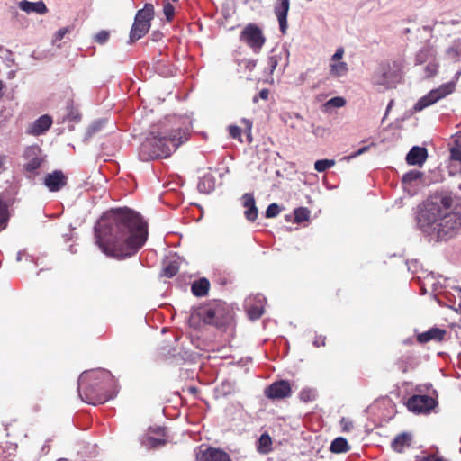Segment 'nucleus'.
<instances>
[{
  "instance_id": "14",
  "label": "nucleus",
  "mask_w": 461,
  "mask_h": 461,
  "mask_svg": "<svg viewBox=\"0 0 461 461\" xmlns=\"http://www.w3.org/2000/svg\"><path fill=\"white\" fill-rule=\"evenodd\" d=\"M290 9V0H276L274 12L279 23L280 32L285 34L287 30V15Z\"/></svg>"
},
{
  "instance_id": "10",
  "label": "nucleus",
  "mask_w": 461,
  "mask_h": 461,
  "mask_svg": "<svg viewBox=\"0 0 461 461\" xmlns=\"http://www.w3.org/2000/svg\"><path fill=\"white\" fill-rule=\"evenodd\" d=\"M26 162L23 168L27 173L34 174L44 160L42 149L38 145H32L26 148L23 154Z\"/></svg>"
},
{
  "instance_id": "64",
  "label": "nucleus",
  "mask_w": 461,
  "mask_h": 461,
  "mask_svg": "<svg viewBox=\"0 0 461 461\" xmlns=\"http://www.w3.org/2000/svg\"><path fill=\"white\" fill-rule=\"evenodd\" d=\"M69 251H70L72 254L77 253V249L74 248V246H73V245H71V246L69 247Z\"/></svg>"
},
{
  "instance_id": "25",
  "label": "nucleus",
  "mask_w": 461,
  "mask_h": 461,
  "mask_svg": "<svg viewBox=\"0 0 461 461\" xmlns=\"http://www.w3.org/2000/svg\"><path fill=\"white\" fill-rule=\"evenodd\" d=\"M236 392V382L231 380H224L215 388V393L221 397H227L234 394Z\"/></svg>"
},
{
  "instance_id": "31",
  "label": "nucleus",
  "mask_w": 461,
  "mask_h": 461,
  "mask_svg": "<svg viewBox=\"0 0 461 461\" xmlns=\"http://www.w3.org/2000/svg\"><path fill=\"white\" fill-rule=\"evenodd\" d=\"M140 443L142 446H144L146 448H158L166 444V439L164 438H156L151 436H144Z\"/></svg>"
},
{
  "instance_id": "49",
  "label": "nucleus",
  "mask_w": 461,
  "mask_h": 461,
  "mask_svg": "<svg viewBox=\"0 0 461 461\" xmlns=\"http://www.w3.org/2000/svg\"><path fill=\"white\" fill-rule=\"evenodd\" d=\"M259 443L263 447H267L271 444V438L267 434H263L259 438Z\"/></svg>"
},
{
  "instance_id": "53",
  "label": "nucleus",
  "mask_w": 461,
  "mask_h": 461,
  "mask_svg": "<svg viewBox=\"0 0 461 461\" xmlns=\"http://www.w3.org/2000/svg\"><path fill=\"white\" fill-rule=\"evenodd\" d=\"M421 461H447V460H445L443 457L430 455V456L424 457Z\"/></svg>"
},
{
  "instance_id": "54",
  "label": "nucleus",
  "mask_w": 461,
  "mask_h": 461,
  "mask_svg": "<svg viewBox=\"0 0 461 461\" xmlns=\"http://www.w3.org/2000/svg\"><path fill=\"white\" fill-rule=\"evenodd\" d=\"M6 160H7V157L6 156L0 155V173L5 169V165L6 163Z\"/></svg>"
},
{
  "instance_id": "12",
  "label": "nucleus",
  "mask_w": 461,
  "mask_h": 461,
  "mask_svg": "<svg viewBox=\"0 0 461 461\" xmlns=\"http://www.w3.org/2000/svg\"><path fill=\"white\" fill-rule=\"evenodd\" d=\"M67 184L68 176L59 169L48 173L43 179V185L52 193L59 192Z\"/></svg>"
},
{
  "instance_id": "19",
  "label": "nucleus",
  "mask_w": 461,
  "mask_h": 461,
  "mask_svg": "<svg viewBox=\"0 0 461 461\" xmlns=\"http://www.w3.org/2000/svg\"><path fill=\"white\" fill-rule=\"evenodd\" d=\"M437 59V51L434 47L429 44H426L417 52L415 57V65L421 66Z\"/></svg>"
},
{
  "instance_id": "9",
  "label": "nucleus",
  "mask_w": 461,
  "mask_h": 461,
  "mask_svg": "<svg viewBox=\"0 0 461 461\" xmlns=\"http://www.w3.org/2000/svg\"><path fill=\"white\" fill-rule=\"evenodd\" d=\"M437 405V401L426 394H415L407 402V408L415 414H428Z\"/></svg>"
},
{
  "instance_id": "30",
  "label": "nucleus",
  "mask_w": 461,
  "mask_h": 461,
  "mask_svg": "<svg viewBox=\"0 0 461 461\" xmlns=\"http://www.w3.org/2000/svg\"><path fill=\"white\" fill-rule=\"evenodd\" d=\"M348 70L346 62H332L330 64V75L333 77H344Z\"/></svg>"
},
{
  "instance_id": "22",
  "label": "nucleus",
  "mask_w": 461,
  "mask_h": 461,
  "mask_svg": "<svg viewBox=\"0 0 461 461\" xmlns=\"http://www.w3.org/2000/svg\"><path fill=\"white\" fill-rule=\"evenodd\" d=\"M445 335H446L445 330L434 327L425 332L419 334L417 337V339L421 344L427 343L430 340L441 341V340H443Z\"/></svg>"
},
{
  "instance_id": "17",
  "label": "nucleus",
  "mask_w": 461,
  "mask_h": 461,
  "mask_svg": "<svg viewBox=\"0 0 461 461\" xmlns=\"http://www.w3.org/2000/svg\"><path fill=\"white\" fill-rule=\"evenodd\" d=\"M241 200L243 207L246 208L244 212L245 218L250 222L255 221L258 218V211L254 195L250 193H246L242 195Z\"/></svg>"
},
{
  "instance_id": "61",
  "label": "nucleus",
  "mask_w": 461,
  "mask_h": 461,
  "mask_svg": "<svg viewBox=\"0 0 461 461\" xmlns=\"http://www.w3.org/2000/svg\"><path fill=\"white\" fill-rule=\"evenodd\" d=\"M445 24H452V25H456V24H458L459 23V21L458 20H450L448 22H446L444 23Z\"/></svg>"
},
{
  "instance_id": "11",
  "label": "nucleus",
  "mask_w": 461,
  "mask_h": 461,
  "mask_svg": "<svg viewBox=\"0 0 461 461\" xmlns=\"http://www.w3.org/2000/svg\"><path fill=\"white\" fill-rule=\"evenodd\" d=\"M195 456L196 461H232L225 451L204 446L196 448Z\"/></svg>"
},
{
  "instance_id": "44",
  "label": "nucleus",
  "mask_w": 461,
  "mask_h": 461,
  "mask_svg": "<svg viewBox=\"0 0 461 461\" xmlns=\"http://www.w3.org/2000/svg\"><path fill=\"white\" fill-rule=\"evenodd\" d=\"M95 41L100 43V44H104L105 43L108 39H109V32H106V31H100L99 32H97L95 34Z\"/></svg>"
},
{
  "instance_id": "7",
  "label": "nucleus",
  "mask_w": 461,
  "mask_h": 461,
  "mask_svg": "<svg viewBox=\"0 0 461 461\" xmlns=\"http://www.w3.org/2000/svg\"><path fill=\"white\" fill-rule=\"evenodd\" d=\"M455 88V81H449L441 85L436 89H432L426 95L420 98V100L415 104L413 110L415 112L422 111L426 107L435 104L436 102L453 93Z\"/></svg>"
},
{
  "instance_id": "16",
  "label": "nucleus",
  "mask_w": 461,
  "mask_h": 461,
  "mask_svg": "<svg viewBox=\"0 0 461 461\" xmlns=\"http://www.w3.org/2000/svg\"><path fill=\"white\" fill-rule=\"evenodd\" d=\"M52 124L50 116L44 114L35 120L28 128L27 133L34 136H39L47 131Z\"/></svg>"
},
{
  "instance_id": "60",
  "label": "nucleus",
  "mask_w": 461,
  "mask_h": 461,
  "mask_svg": "<svg viewBox=\"0 0 461 461\" xmlns=\"http://www.w3.org/2000/svg\"><path fill=\"white\" fill-rule=\"evenodd\" d=\"M453 46L458 47L457 50H459V52H461V40H456L453 42Z\"/></svg>"
},
{
  "instance_id": "20",
  "label": "nucleus",
  "mask_w": 461,
  "mask_h": 461,
  "mask_svg": "<svg viewBox=\"0 0 461 461\" xmlns=\"http://www.w3.org/2000/svg\"><path fill=\"white\" fill-rule=\"evenodd\" d=\"M255 300L257 303L255 304H249V302L247 303V313L251 321L258 320L264 313L263 303L266 302V298L262 294H258Z\"/></svg>"
},
{
  "instance_id": "37",
  "label": "nucleus",
  "mask_w": 461,
  "mask_h": 461,
  "mask_svg": "<svg viewBox=\"0 0 461 461\" xmlns=\"http://www.w3.org/2000/svg\"><path fill=\"white\" fill-rule=\"evenodd\" d=\"M335 165L333 159H319L314 163V169L318 172H324Z\"/></svg>"
},
{
  "instance_id": "38",
  "label": "nucleus",
  "mask_w": 461,
  "mask_h": 461,
  "mask_svg": "<svg viewBox=\"0 0 461 461\" xmlns=\"http://www.w3.org/2000/svg\"><path fill=\"white\" fill-rule=\"evenodd\" d=\"M280 212V206L273 203L269 204L266 210L265 216L266 218H274L276 217Z\"/></svg>"
},
{
  "instance_id": "39",
  "label": "nucleus",
  "mask_w": 461,
  "mask_h": 461,
  "mask_svg": "<svg viewBox=\"0 0 461 461\" xmlns=\"http://www.w3.org/2000/svg\"><path fill=\"white\" fill-rule=\"evenodd\" d=\"M315 398V391L312 389H303L300 393V399L304 402H311Z\"/></svg>"
},
{
  "instance_id": "41",
  "label": "nucleus",
  "mask_w": 461,
  "mask_h": 461,
  "mask_svg": "<svg viewBox=\"0 0 461 461\" xmlns=\"http://www.w3.org/2000/svg\"><path fill=\"white\" fill-rule=\"evenodd\" d=\"M345 104H346L345 99L340 96L332 97L327 102V105H330V106H333L336 108H340V107L344 106Z\"/></svg>"
},
{
  "instance_id": "51",
  "label": "nucleus",
  "mask_w": 461,
  "mask_h": 461,
  "mask_svg": "<svg viewBox=\"0 0 461 461\" xmlns=\"http://www.w3.org/2000/svg\"><path fill=\"white\" fill-rule=\"evenodd\" d=\"M68 119L69 121H73V122H78L80 120V114L77 113V112H73L71 111L68 114Z\"/></svg>"
},
{
  "instance_id": "34",
  "label": "nucleus",
  "mask_w": 461,
  "mask_h": 461,
  "mask_svg": "<svg viewBox=\"0 0 461 461\" xmlns=\"http://www.w3.org/2000/svg\"><path fill=\"white\" fill-rule=\"evenodd\" d=\"M311 212L306 207H299L294 211V221L301 223L306 221L310 218Z\"/></svg>"
},
{
  "instance_id": "47",
  "label": "nucleus",
  "mask_w": 461,
  "mask_h": 461,
  "mask_svg": "<svg viewBox=\"0 0 461 461\" xmlns=\"http://www.w3.org/2000/svg\"><path fill=\"white\" fill-rule=\"evenodd\" d=\"M277 63H278V59L276 56H270L268 58L267 66H268L271 73L276 69Z\"/></svg>"
},
{
  "instance_id": "50",
  "label": "nucleus",
  "mask_w": 461,
  "mask_h": 461,
  "mask_svg": "<svg viewBox=\"0 0 461 461\" xmlns=\"http://www.w3.org/2000/svg\"><path fill=\"white\" fill-rule=\"evenodd\" d=\"M341 424H343V429L349 431L353 429V423L345 418L341 419Z\"/></svg>"
},
{
  "instance_id": "21",
  "label": "nucleus",
  "mask_w": 461,
  "mask_h": 461,
  "mask_svg": "<svg viewBox=\"0 0 461 461\" xmlns=\"http://www.w3.org/2000/svg\"><path fill=\"white\" fill-rule=\"evenodd\" d=\"M411 441L412 435L411 433L402 432L393 439L391 447L394 451L402 453L404 451L406 447H409L411 446Z\"/></svg>"
},
{
  "instance_id": "29",
  "label": "nucleus",
  "mask_w": 461,
  "mask_h": 461,
  "mask_svg": "<svg viewBox=\"0 0 461 461\" xmlns=\"http://www.w3.org/2000/svg\"><path fill=\"white\" fill-rule=\"evenodd\" d=\"M330 450L332 453L340 454L346 453L349 450L348 440L345 438H336L330 446Z\"/></svg>"
},
{
  "instance_id": "6",
  "label": "nucleus",
  "mask_w": 461,
  "mask_h": 461,
  "mask_svg": "<svg viewBox=\"0 0 461 461\" xmlns=\"http://www.w3.org/2000/svg\"><path fill=\"white\" fill-rule=\"evenodd\" d=\"M197 314L204 323L217 328H222L229 321V317L224 313L223 306L220 303L202 307Z\"/></svg>"
},
{
  "instance_id": "8",
  "label": "nucleus",
  "mask_w": 461,
  "mask_h": 461,
  "mask_svg": "<svg viewBox=\"0 0 461 461\" xmlns=\"http://www.w3.org/2000/svg\"><path fill=\"white\" fill-rule=\"evenodd\" d=\"M240 40L258 52L266 41L262 30L255 23H249L240 32Z\"/></svg>"
},
{
  "instance_id": "4",
  "label": "nucleus",
  "mask_w": 461,
  "mask_h": 461,
  "mask_svg": "<svg viewBox=\"0 0 461 461\" xmlns=\"http://www.w3.org/2000/svg\"><path fill=\"white\" fill-rule=\"evenodd\" d=\"M187 140V134L181 129L170 133L151 131L141 143L139 156L143 161L167 158Z\"/></svg>"
},
{
  "instance_id": "24",
  "label": "nucleus",
  "mask_w": 461,
  "mask_h": 461,
  "mask_svg": "<svg viewBox=\"0 0 461 461\" xmlns=\"http://www.w3.org/2000/svg\"><path fill=\"white\" fill-rule=\"evenodd\" d=\"M149 27L150 23H141L134 21L130 32L129 43H132L143 37L149 32Z\"/></svg>"
},
{
  "instance_id": "26",
  "label": "nucleus",
  "mask_w": 461,
  "mask_h": 461,
  "mask_svg": "<svg viewBox=\"0 0 461 461\" xmlns=\"http://www.w3.org/2000/svg\"><path fill=\"white\" fill-rule=\"evenodd\" d=\"M216 179L212 174H205L199 181L197 188L200 193L210 194L215 189Z\"/></svg>"
},
{
  "instance_id": "57",
  "label": "nucleus",
  "mask_w": 461,
  "mask_h": 461,
  "mask_svg": "<svg viewBox=\"0 0 461 461\" xmlns=\"http://www.w3.org/2000/svg\"><path fill=\"white\" fill-rule=\"evenodd\" d=\"M323 132H324V129L320 126L315 127L312 130V133L315 134L316 136L321 135Z\"/></svg>"
},
{
  "instance_id": "43",
  "label": "nucleus",
  "mask_w": 461,
  "mask_h": 461,
  "mask_svg": "<svg viewBox=\"0 0 461 461\" xmlns=\"http://www.w3.org/2000/svg\"><path fill=\"white\" fill-rule=\"evenodd\" d=\"M68 27L61 28L59 31H57L52 39L53 44H56L57 41H61L65 37V35L68 33Z\"/></svg>"
},
{
  "instance_id": "42",
  "label": "nucleus",
  "mask_w": 461,
  "mask_h": 461,
  "mask_svg": "<svg viewBox=\"0 0 461 461\" xmlns=\"http://www.w3.org/2000/svg\"><path fill=\"white\" fill-rule=\"evenodd\" d=\"M163 13L166 16L167 21L170 22L174 17L175 8L170 3H167L166 5H164Z\"/></svg>"
},
{
  "instance_id": "55",
  "label": "nucleus",
  "mask_w": 461,
  "mask_h": 461,
  "mask_svg": "<svg viewBox=\"0 0 461 461\" xmlns=\"http://www.w3.org/2000/svg\"><path fill=\"white\" fill-rule=\"evenodd\" d=\"M50 439L46 440L45 444L41 447V455H47L50 451Z\"/></svg>"
},
{
  "instance_id": "48",
  "label": "nucleus",
  "mask_w": 461,
  "mask_h": 461,
  "mask_svg": "<svg viewBox=\"0 0 461 461\" xmlns=\"http://www.w3.org/2000/svg\"><path fill=\"white\" fill-rule=\"evenodd\" d=\"M343 54H344L343 48H338L331 58V61L332 62H341L340 59L343 57Z\"/></svg>"
},
{
  "instance_id": "33",
  "label": "nucleus",
  "mask_w": 461,
  "mask_h": 461,
  "mask_svg": "<svg viewBox=\"0 0 461 461\" xmlns=\"http://www.w3.org/2000/svg\"><path fill=\"white\" fill-rule=\"evenodd\" d=\"M422 66H423L424 77L425 78L432 77L438 72V59L433 61L425 63Z\"/></svg>"
},
{
  "instance_id": "2",
  "label": "nucleus",
  "mask_w": 461,
  "mask_h": 461,
  "mask_svg": "<svg viewBox=\"0 0 461 461\" xmlns=\"http://www.w3.org/2000/svg\"><path fill=\"white\" fill-rule=\"evenodd\" d=\"M453 194L438 191L430 195L418 212L419 229L435 241L452 238L461 227V216L451 211Z\"/></svg>"
},
{
  "instance_id": "15",
  "label": "nucleus",
  "mask_w": 461,
  "mask_h": 461,
  "mask_svg": "<svg viewBox=\"0 0 461 461\" xmlns=\"http://www.w3.org/2000/svg\"><path fill=\"white\" fill-rule=\"evenodd\" d=\"M428 158V150L424 147L413 146L406 155V163L410 166L421 167Z\"/></svg>"
},
{
  "instance_id": "58",
  "label": "nucleus",
  "mask_w": 461,
  "mask_h": 461,
  "mask_svg": "<svg viewBox=\"0 0 461 461\" xmlns=\"http://www.w3.org/2000/svg\"><path fill=\"white\" fill-rule=\"evenodd\" d=\"M242 122L246 125L247 130L250 131L252 128V122L249 119L243 118Z\"/></svg>"
},
{
  "instance_id": "36",
  "label": "nucleus",
  "mask_w": 461,
  "mask_h": 461,
  "mask_svg": "<svg viewBox=\"0 0 461 461\" xmlns=\"http://www.w3.org/2000/svg\"><path fill=\"white\" fill-rule=\"evenodd\" d=\"M8 221V206L0 198V231L5 229Z\"/></svg>"
},
{
  "instance_id": "59",
  "label": "nucleus",
  "mask_w": 461,
  "mask_h": 461,
  "mask_svg": "<svg viewBox=\"0 0 461 461\" xmlns=\"http://www.w3.org/2000/svg\"><path fill=\"white\" fill-rule=\"evenodd\" d=\"M255 66H256V61L255 60H248L247 61L246 68H248L249 69H252L253 68H255Z\"/></svg>"
},
{
  "instance_id": "23",
  "label": "nucleus",
  "mask_w": 461,
  "mask_h": 461,
  "mask_svg": "<svg viewBox=\"0 0 461 461\" xmlns=\"http://www.w3.org/2000/svg\"><path fill=\"white\" fill-rule=\"evenodd\" d=\"M210 282L206 277L194 280L191 285V292L196 297H203L208 294Z\"/></svg>"
},
{
  "instance_id": "40",
  "label": "nucleus",
  "mask_w": 461,
  "mask_h": 461,
  "mask_svg": "<svg viewBox=\"0 0 461 461\" xmlns=\"http://www.w3.org/2000/svg\"><path fill=\"white\" fill-rule=\"evenodd\" d=\"M369 148H370V146L362 147L359 149H357V151L351 153L350 155L343 157L341 158V160L350 161L351 159L366 153L369 149Z\"/></svg>"
},
{
  "instance_id": "62",
  "label": "nucleus",
  "mask_w": 461,
  "mask_h": 461,
  "mask_svg": "<svg viewBox=\"0 0 461 461\" xmlns=\"http://www.w3.org/2000/svg\"><path fill=\"white\" fill-rule=\"evenodd\" d=\"M23 254V251H19L17 253V255H16V261L17 262H20L22 260Z\"/></svg>"
},
{
  "instance_id": "46",
  "label": "nucleus",
  "mask_w": 461,
  "mask_h": 461,
  "mask_svg": "<svg viewBox=\"0 0 461 461\" xmlns=\"http://www.w3.org/2000/svg\"><path fill=\"white\" fill-rule=\"evenodd\" d=\"M457 49L458 47L452 45L447 50V54L452 59H457L461 53L459 50H457Z\"/></svg>"
},
{
  "instance_id": "1",
  "label": "nucleus",
  "mask_w": 461,
  "mask_h": 461,
  "mask_svg": "<svg viewBox=\"0 0 461 461\" xmlns=\"http://www.w3.org/2000/svg\"><path fill=\"white\" fill-rule=\"evenodd\" d=\"M95 243L107 257L124 259L135 255L148 239V224L127 207L107 211L95 225Z\"/></svg>"
},
{
  "instance_id": "18",
  "label": "nucleus",
  "mask_w": 461,
  "mask_h": 461,
  "mask_svg": "<svg viewBox=\"0 0 461 461\" xmlns=\"http://www.w3.org/2000/svg\"><path fill=\"white\" fill-rule=\"evenodd\" d=\"M18 7L27 13L32 14L35 13L37 14H45L48 13V8L45 3L41 0L37 2H30L28 0H22L18 3Z\"/></svg>"
},
{
  "instance_id": "3",
  "label": "nucleus",
  "mask_w": 461,
  "mask_h": 461,
  "mask_svg": "<svg viewBox=\"0 0 461 461\" xmlns=\"http://www.w3.org/2000/svg\"><path fill=\"white\" fill-rule=\"evenodd\" d=\"M79 398L86 403L98 405L114 398L118 393L113 375L105 369L84 371L77 380Z\"/></svg>"
},
{
  "instance_id": "28",
  "label": "nucleus",
  "mask_w": 461,
  "mask_h": 461,
  "mask_svg": "<svg viewBox=\"0 0 461 461\" xmlns=\"http://www.w3.org/2000/svg\"><path fill=\"white\" fill-rule=\"evenodd\" d=\"M106 122H107V121L105 119H101V120L93 122L88 126V128L85 133L84 141L85 142L88 141L94 135H95L97 132L101 131Z\"/></svg>"
},
{
  "instance_id": "63",
  "label": "nucleus",
  "mask_w": 461,
  "mask_h": 461,
  "mask_svg": "<svg viewBox=\"0 0 461 461\" xmlns=\"http://www.w3.org/2000/svg\"><path fill=\"white\" fill-rule=\"evenodd\" d=\"M393 105V100H391L389 102V104H387L385 115L388 113L389 110L392 108Z\"/></svg>"
},
{
  "instance_id": "35",
  "label": "nucleus",
  "mask_w": 461,
  "mask_h": 461,
  "mask_svg": "<svg viewBox=\"0 0 461 461\" xmlns=\"http://www.w3.org/2000/svg\"><path fill=\"white\" fill-rule=\"evenodd\" d=\"M423 176V173L413 169L410 170L402 176V181L403 184H411L412 182L420 179Z\"/></svg>"
},
{
  "instance_id": "5",
  "label": "nucleus",
  "mask_w": 461,
  "mask_h": 461,
  "mask_svg": "<svg viewBox=\"0 0 461 461\" xmlns=\"http://www.w3.org/2000/svg\"><path fill=\"white\" fill-rule=\"evenodd\" d=\"M401 78V68L397 62H383L375 68L372 77V82L375 86L389 89L394 87Z\"/></svg>"
},
{
  "instance_id": "27",
  "label": "nucleus",
  "mask_w": 461,
  "mask_h": 461,
  "mask_svg": "<svg viewBox=\"0 0 461 461\" xmlns=\"http://www.w3.org/2000/svg\"><path fill=\"white\" fill-rule=\"evenodd\" d=\"M154 16V6L152 4H145L144 7L139 10L135 15L134 21L141 23H150Z\"/></svg>"
},
{
  "instance_id": "45",
  "label": "nucleus",
  "mask_w": 461,
  "mask_h": 461,
  "mask_svg": "<svg viewBox=\"0 0 461 461\" xmlns=\"http://www.w3.org/2000/svg\"><path fill=\"white\" fill-rule=\"evenodd\" d=\"M229 133L231 138L240 140L241 136V130L237 125L229 126Z\"/></svg>"
},
{
  "instance_id": "52",
  "label": "nucleus",
  "mask_w": 461,
  "mask_h": 461,
  "mask_svg": "<svg viewBox=\"0 0 461 461\" xmlns=\"http://www.w3.org/2000/svg\"><path fill=\"white\" fill-rule=\"evenodd\" d=\"M325 337H322V336H319L315 339V340L313 341V346L314 347H320V346H324L325 345Z\"/></svg>"
},
{
  "instance_id": "13",
  "label": "nucleus",
  "mask_w": 461,
  "mask_h": 461,
  "mask_svg": "<svg viewBox=\"0 0 461 461\" xmlns=\"http://www.w3.org/2000/svg\"><path fill=\"white\" fill-rule=\"evenodd\" d=\"M291 394V386L288 381L279 380L274 382L265 389V395L271 400L284 399Z\"/></svg>"
},
{
  "instance_id": "56",
  "label": "nucleus",
  "mask_w": 461,
  "mask_h": 461,
  "mask_svg": "<svg viewBox=\"0 0 461 461\" xmlns=\"http://www.w3.org/2000/svg\"><path fill=\"white\" fill-rule=\"evenodd\" d=\"M268 95H269V92L266 88L260 90V92L258 93L259 98L264 99V100H267L268 98Z\"/></svg>"
},
{
  "instance_id": "32",
  "label": "nucleus",
  "mask_w": 461,
  "mask_h": 461,
  "mask_svg": "<svg viewBox=\"0 0 461 461\" xmlns=\"http://www.w3.org/2000/svg\"><path fill=\"white\" fill-rule=\"evenodd\" d=\"M179 270V266L176 261H169L162 270L161 276H166L167 278H171L175 276Z\"/></svg>"
}]
</instances>
